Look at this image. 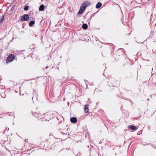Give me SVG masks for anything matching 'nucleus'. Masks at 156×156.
<instances>
[{"instance_id": "obj_12", "label": "nucleus", "mask_w": 156, "mask_h": 156, "mask_svg": "<svg viewBox=\"0 0 156 156\" xmlns=\"http://www.w3.org/2000/svg\"><path fill=\"white\" fill-rule=\"evenodd\" d=\"M82 27L83 30H86L88 28V25L86 23H83L82 25Z\"/></svg>"}, {"instance_id": "obj_21", "label": "nucleus", "mask_w": 156, "mask_h": 156, "mask_svg": "<svg viewBox=\"0 0 156 156\" xmlns=\"http://www.w3.org/2000/svg\"><path fill=\"white\" fill-rule=\"evenodd\" d=\"M44 115H45V116H47V115H48V113H45Z\"/></svg>"}, {"instance_id": "obj_25", "label": "nucleus", "mask_w": 156, "mask_h": 156, "mask_svg": "<svg viewBox=\"0 0 156 156\" xmlns=\"http://www.w3.org/2000/svg\"><path fill=\"white\" fill-rule=\"evenodd\" d=\"M49 119H46L45 120H48V121Z\"/></svg>"}, {"instance_id": "obj_23", "label": "nucleus", "mask_w": 156, "mask_h": 156, "mask_svg": "<svg viewBox=\"0 0 156 156\" xmlns=\"http://www.w3.org/2000/svg\"><path fill=\"white\" fill-rule=\"evenodd\" d=\"M15 7V6H13L12 7V8L11 9V10H12V9H13V7Z\"/></svg>"}, {"instance_id": "obj_20", "label": "nucleus", "mask_w": 156, "mask_h": 156, "mask_svg": "<svg viewBox=\"0 0 156 156\" xmlns=\"http://www.w3.org/2000/svg\"><path fill=\"white\" fill-rule=\"evenodd\" d=\"M153 51L154 53H156V48L155 50H154V49H153Z\"/></svg>"}, {"instance_id": "obj_5", "label": "nucleus", "mask_w": 156, "mask_h": 156, "mask_svg": "<svg viewBox=\"0 0 156 156\" xmlns=\"http://www.w3.org/2000/svg\"><path fill=\"white\" fill-rule=\"evenodd\" d=\"M70 121L72 123H75L77 122V119L76 118L73 117L70 118Z\"/></svg>"}, {"instance_id": "obj_3", "label": "nucleus", "mask_w": 156, "mask_h": 156, "mask_svg": "<svg viewBox=\"0 0 156 156\" xmlns=\"http://www.w3.org/2000/svg\"><path fill=\"white\" fill-rule=\"evenodd\" d=\"M90 4V3L87 1L83 2L80 6V7L85 10L86 7Z\"/></svg>"}, {"instance_id": "obj_18", "label": "nucleus", "mask_w": 156, "mask_h": 156, "mask_svg": "<svg viewBox=\"0 0 156 156\" xmlns=\"http://www.w3.org/2000/svg\"><path fill=\"white\" fill-rule=\"evenodd\" d=\"M14 114L13 113H12L11 114L10 113L9 114V116H13V118H15V116H14Z\"/></svg>"}, {"instance_id": "obj_19", "label": "nucleus", "mask_w": 156, "mask_h": 156, "mask_svg": "<svg viewBox=\"0 0 156 156\" xmlns=\"http://www.w3.org/2000/svg\"><path fill=\"white\" fill-rule=\"evenodd\" d=\"M80 152H79L77 154L76 156H80Z\"/></svg>"}, {"instance_id": "obj_4", "label": "nucleus", "mask_w": 156, "mask_h": 156, "mask_svg": "<svg viewBox=\"0 0 156 156\" xmlns=\"http://www.w3.org/2000/svg\"><path fill=\"white\" fill-rule=\"evenodd\" d=\"M29 18V16L27 14H25L23 16H21L20 21L21 22L25 21L27 20Z\"/></svg>"}, {"instance_id": "obj_26", "label": "nucleus", "mask_w": 156, "mask_h": 156, "mask_svg": "<svg viewBox=\"0 0 156 156\" xmlns=\"http://www.w3.org/2000/svg\"><path fill=\"white\" fill-rule=\"evenodd\" d=\"M48 68V66H46V67H45V69H47V68Z\"/></svg>"}, {"instance_id": "obj_22", "label": "nucleus", "mask_w": 156, "mask_h": 156, "mask_svg": "<svg viewBox=\"0 0 156 156\" xmlns=\"http://www.w3.org/2000/svg\"><path fill=\"white\" fill-rule=\"evenodd\" d=\"M143 145L144 146H146V145H149V144H143Z\"/></svg>"}, {"instance_id": "obj_28", "label": "nucleus", "mask_w": 156, "mask_h": 156, "mask_svg": "<svg viewBox=\"0 0 156 156\" xmlns=\"http://www.w3.org/2000/svg\"><path fill=\"white\" fill-rule=\"evenodd\" d=\"M101 141H100V142L99 143H100V144H101Z\"/></svg>"}, {"instance_id": "obj_6", "label": "nucleus", "mask_w": 156, "mask_h": 156, "mask_svg": "<svg viewBox=\"0 0 156 156\" xmlns=\"http://www.w3.org/2000/svg\"><path fill=\"white\" fill-rule=\"evenodd\" d=\"M129 128L132 130H135L137 129V128L135 126L133 125H130L128 126Z\"/></svg>"}, {"instance_id": "obj_24", "label": "nucleus", "mask_w": 156, "mask_h": 156, "mask_svg": "<svg viewBox=\"0 0 156 156\" xmlns=\"http://www.w3.org/2000/svg\"><path fill=\"white\" fill-rule=\"evenodd\" d=\"M15 7V6H13L12 7V8L11 9V10H12V9H13V7Z\"/></svg>"}, {"instance_id": "obj_9", "label": "nucleus", "mask_w": 156, "mask_h": 156, "mask_svg": "<svg viewBox=\"0 0 156 156\" xmlns=\"http://www.w3.org/2000/svg\"><path fill=\"white\" fill-rule=\"evenodd\" d=\"M102 5V3L100 2H98L96 5V8L98 9Z\"/></svg>"}, {"instance_id": "obj_14", "label": "nucleus", "mask_w": 156, "mask_h": 156, "mask_svg": "<svg viewBox=\"0 0 156 156\" xmlns=\"http://www.w3.org/2000/svg\"><path fill=\"white\" fill-rule=\"evenodd\" d=\"M117 52H120L121 55H123V52L122 51V49H119L118 50Z\"/></svg>"}, {"instance_id": "obj_15", "label": "nucleus", "mask_w": 156, "mask_h": 156, "mask_svg": "<svg viewBox=\"0 0 156 156\" xmlns=\"http://www.w3.org/2000/svg\"><path fill=\"white\" fill-rule=\"evenodd\" d=\"M4 18V16L3 15L0 17V24L3 21Z\"/></svg>"}, {"instance_id": "obj_17", "label": "nucleus", "mask_w": 156, "mask_h": 156, "mask_svg": "<svg viewBox=\"0 0 156 156\" xmlns=\"http://www.w3.org/2000/svg\"><path fill=\"white\" fill-rule=\"evenodd\" d=\"M29 6H25L24 8V9L25 11H27L29 9Z\"/></svg>"}, {"instance_id": "obj_27", "label": "nucleus", "mask_w": 156, "mask_h": 156, "mask_svg": "<svg viewBox=\"0 0 156 156\" xmlns=\"http://www.w3.org/2000/svg\"><path fill=\"white\" fill-rule=\"evenodd\" d=\"M149 98H148V99H147V101H149Z\"/></svg>"}, {"instance_id": "obj_2", "label": "nucleus", "mask_w": 156, "mask_h": 156, "mask_svg": "<svg viewBox=\"0 0 156 156\" xmlns=\"http://www.w3.org/2000/svg\"><path fill=\"white\" fill-rule=\"evenodd\" d=\"M30 96L32 97L33 101V99L37 100V93L35 90H33L32 93L30 94Z\"/></svg>"}, {"instance_id": "obj_11", "label": "nucleus", "mask_w": 156, "mask_h": 156, "mask_svg": "<svg viewBox=\"0 0 156 156\" xmlns=\"http://www.w3.org/2000/svg\"><path fill=\"white\" fill-rule=\"evenodd\" d=\"M44 6L43 5H41L39 7V10L40 11H43L44 10Z\"/></svg>"}, {"instance_id": "obj_16", "label": "nucleus", "mask_w": 156, "mask_h": 156, "mask_svg": "<svg viewBox=\"0 0 156 156\" xmlns=\"http://www.w3.org/2000/svg\"><path fill=\"white\" fill-rule=\"evenodd\" d=\"M1 95L2 98H5L6 96V95L4 93H3L1 94Z\"/></svg>"}, {"instance_id": "obj_1", "label": "nucleus", "mask_w": 156, "mask_h": 156, "mask_svg": "<svg viewBox=\"0 0 156 156\" xmlns=\"http://www.w3.org/2000/svg\"><path fill=\"white\" fill-rule=\"evenodd\" d=\"M15 58V55L12 54L9 55L6 59L7 63L13 61Z\"/></svg>"}, {"instance_id": "obj_8", "label": "nucleus", "mask_w": 156, "mask_h": 156, "mask_svg": "<svg viewBox=\"0 0 156 156\" xmlns=\"http://www.w3.org/2000/svg\"><path fill=\"white\" fill-rule=\"evenodd\" d=\"M88 105H85V106L84 108V110L85 112L86 113H87L88 112L89 109L88 108Z\"/></svg>"}, {"instance_id": "obj_10", "label": "nucleus", "mask_w": 156, "mask_h": 156, "mask_svg": "<svg viewBox=\"0 0 156 156\" xmlns=\"http://www.w3.org/2000/svg\"><path fill=\"white\" fill-rule=\"evenodd\" d=\"M84 11H85V10H83V9H82V8H81L80 7L79 10V11L77 13V14L78 15H79L80 14H82L83 13Z\"/></svg>"}, {"instance_id": "obj_13", "label": "nucleus", "mask_w": 156, "mask_h": 156, "mask_svg": "<svg viewBox=\"0 0 156 156\" xmlns=\"http://www.w3.org/2000/svg\"><path fill=\"white\" fill-rule=\"evenodd\" d=\"M35 23V22L34 21H30L29 23V26L30 27H31L33 26V25H34Z\"/></svg>"}, {"instance_id": "obj_7", "label": "nucleus", "mask_w": 156, "mask_h": 156, "mask_svg": "<svg viewBox=\"0 0 156 156\" xmlns=\"http://www.w3.org/2000/svg\"><path fill=\"white\" fill-rule=\"evenodd\" d=\"M33 115L37 118H39L40 117V114L39 113H37L36 112L33 113Z\"/></svg>"}, {"instance_id": "obj_29", "label": "nucleus", "mask_w": 156, "mask_h": 156, "mask_svg": "<svg viewBox=\"0 0 156 156\" xmlns=\"http://www.w3.org/2000/svg\"><path fill=\"white\" fill-rule=\"evenodd\" d=\"M1 39H0V40Z\"/></svg>"}]
</instances>
